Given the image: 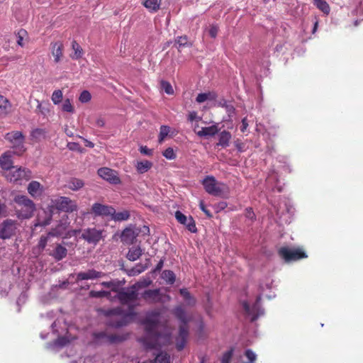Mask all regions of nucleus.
I'll return each mask as SVG.
<instances>
[{"instance_id":"53","label":"nucleus","mask_w":363,"mask_h":363,"mask_svg":"<svg viewBox=\"0 0 363 363\" xmlns=\"http://www.w3.org/2000/svg\"><path fill=\"white\" fill-rule=\"evenodd\" d=\"M234 144L239 152H242L245 151V145L240 140L237 139L236 140H235Z\"/></svg>"},{"instance_id":"19","label":"nucleus","mask_w":363,"mask_h":363,"mask_svg":"<svg viewBox=\"0 0 363 363\" xmlns=\"http://www.w3.org/2000/svg\"><path fill=\"white\" fill-rule=\"evenodd\" d=\"M51 52L54 57L55 63H58L63 56L64 45L61 41H57L51 43Z\"/></svg>"},{"instance_id":"60","label":"nucleus","mask_w":363,"mask_h":363,"mask_svg":"<svg viewBox=\"0 0 363 363\" xmlns=\"http://www.w3.org/2000/svg\"><path fill=\"white\" fill-rule=\"evenodd\" d=\"M206 100H208V99H207V95L206 93L199 94L196 99V101L198 103H203V102L206 101Z\"/></svg>"},{"instance_id":"23","label":"nucleus","mask_w":363,"mask_h":363,"mask_svg":"<svg viewBox=\"0 0 363 363\" xmlns=\"http://www.w3.org/2000/svg\"><path fill=\"white\" fill-rule=\"evenodd\" d=\"M11 154L12 152L11 151H8L4 152L1 156L0 157V166L1 167L6 171H9L12 167L13 161L11 159Z\"/></svg>"},{"instance_id":"20","label":"nucleus","mask_w":363,"mask_h":363,"mask_svg":"<svg viewBox=\"0 0 363 363\" xmlns=\"http://www.w3.org/2000/svg\"><path fill=\"white\" fill-rule=\"evenodd\" d=\"M28 192L33 198L40 197L43 193V186L37 181H32L28 186Z\"/></svg>"},{"instance_id":"62","label":"nucleus","mask_w":363,"mask_h":363,"mask_svg":"<svg viewBox=\"0 0 363 363\" xmlns=\"http://www.w3.org/2000/svg\"><path fill=\"white\" fill-rule=\"evenodd\" d=\"M247 127H248V122H247V118L245 117V118H242V126L240 128L241 132L245 133L246 131V130L247 129Z\"/></svg>"},{"instance_id":"56","label":"nucleus","mask_w":363,"mask_h":363,"mask_svg":"<svg viewBox=\"0 0 363 363\" xmlns=\"http://www.w3.org/2000/svg\"><path fill=\"white\" fill-rule=\"evenodd\" d=\"M140 152L141 154L148 156L152 155L153 153L152 150L148 148L147 146H141L140 147Z\"/></svg>"},{"instance_id":"11","label":"nucleus","mask_w":363,"mask_h":363,"mask_svg":"<svg viewBox=\"0 0 363 363\" xmlns=\"http://www.w3.org/2000/svg\"><path fill=\"white\" fill-rule=\"evenodd\" d=\"M6 177L10 182H17L23 179L29 180L32 177V174L30 170L27 168H16L13 167L8 172Z\"/></svg>"},{"instance_id":"32","label":"nucleus","mask_w":363,"mask_h":363,"mask_svg":"<svg viewBox=\"0 0 363 363\" xmlns=\"http://www.w3.org/2000/svg\"><path fill=\"white\" fill-rule=\"evenodd\" d=\"M111 218L115 221L127 220L130 218V213L128 211L115 213L111 214Z\"/></svg>"},{"instance_id":"18","label":"nucleus","mask_w":363,"mask_h":363,"mask_svg":"<svg viewBox=\"0 0 363 363\" xmlns=\"http://www.w3.org/2000/svg\"><path fill=\"white\" fill-rule=\"evenodd\" d=\"M106 274L104 272H98L94 269H89L86 272H81L77 274V281L88 279H96L104 277Z\"/></svg>"},{"instance_id":"43","label":"nucleus","mask_w":363,"mask_h":363,"mask_svg":"<svg viewBox=\"0 0 363 363\" xmlns=\"http://www.w3.org/2000/svg\"><path fill=\"white\" fill-rule=\"evenodd\" d=\"M179 293L186 301H189V304L194 303V300L192 298L190 293L186 289H181Z\"/></svg>"},{"instance_id":"14","label":"nucleus","mask_w":363,"mask_h":363,"mask_svg":"<svg viewBox=\"0 0 363 363\" xmlns=\"http://www.w3.org/2000/svg\"><path fill=\"white\" fill-rule=\"evenodd\" d=\"M94 339L102 344H113L121 342L125 340V337L123 335H116V334H108L105 331L95 332L93 333Z\"/></svg>"},{"instance_id":"48","label":"nucleus","mask_w":363,"mask_h":363,"mask_svg":"<svg viewBox=\"0 0 363 363\" xmlns=\"http://www.w3.org/2000/svg\"><path fill=\"white\" fill-rule=\"evenodd\" d=\"M162 155L168 160H174L176 158V154L174 153V151L172 147L167 148L162 152Z\"/></svg>"},{"instance_id":"61","label":"nucleus","mask_w":363,"mask_h":363,"mask_svg":"<svg viewBox=\"0 0 363 363\" xmlns=\"http://www.w3.org/2000/svg\"><path fill=\"white\" fill-rule=\"evenodd\" d=\"M228 206V204L225 201H221L217 203L215 206L216 211L218 212L220 211L224 210Z\"/></svg>"},{"instance_id":"12","label":"nucleus","mask_w":363,"mask_h":363,"mask_svg":"<svg viewBox=\"0 0 363 363\" xmlns=\"http://www.w3.org/2000/svg\"><path fill=\"white\" fill-rule=\"evenodd\" d=\"M103 230L96 228H87L82 231L81 238L89 244L97 245L103 238Z\"/></svg>"},{"instance_id":"37","label":"nucleus","mask_w":363,"mask_h":363,"mask_svg":"<svg viewBox=\"0 0 363 363\" xmlns=\"http://www.w3.org/2000/svg\"><path fill=\"white\" fill-rule=\"evenodd\" d=\"M234 353V348L230 347V350L225 352L220 359L221 363H230Z\"/></svg>"},{"instance_id":"25","label":"nucleus","mask_w":363,"mask_h":363,"mask_svg":"<svg viewBox=\"0 0 363 363\" xmlns=\"http://www.w3.org/2000/svg\"><path fill=\"white\" fill-rule=\"evenodd\" d=\"M152 167V163L148 160L138 161L135 164V168L139 174L147 172Z\"/></svg>"},{"instance_id":"6","label":"nucleus","mask_w":363,"mask_h":363,"mask_svg":"<svg viewBox=\"0 0 363 363\" xmlns=\"http://www.w3.org/2000/svg\"><path fill=\"white\" fill-rule=\"evenodd\" d=\"M4 138L10 143L11 152L13 155L22 156L27 150L25 145V135L22 132L16 130L7 133Z\"/></svg>"},{"instance_id":"63","label":"nucleus","mask_w":363,"mask_h":363,"mask_svg":"<svg viewBox=\"0 0 363 363\" xmlns=\"http://www.w3.org/2000/svg\"><path fill=\"white\" fill-rule=\"evenodd\" d=\"M96 125L99 128L104 127L105 120L103 118H99L96 121Z\"/></svg>"},{"instance_id":"2","label":"nucleus","mask_w":363,"mask_h":363,"mask_svg":"<svg viewBox=\"0 0 363 363\" xmlns=\"http://www.w3.org/2000/svg\"><path fill=\"white\" fill-rule=\"evenodd\" d=\"M174 314L176 318L181 322L179 328V334L176 337V347L178 351H182L189 337V318L185 312V310L182 306H177L174 310Z\"/></svg>"},{"instance_id":"46","label":"nucleus","mask_w":363,"mask_h":363,"mask_svg":"<svg viewBox=\"0 0 363 363\" xmlns=\"http://www.w3.org/2000/svg\"><path fill=\"white\" fill-rule=\"evenodd\" d=\"M101 285L106 287L111 288L113 291L117 292L118 290L119 284L115 281H103Z\"/></svg>"},{"instance_id":"64","label":"nucleus","mask_w":363,"mask_h":363,"mask_svg":"<svg viewBox=\"0 0 363 363\" xmlns=\"http://www.w3.org/2000/svg\"><path fill=\"white\" fill-rule=\"evenodd\" d=\"M207 95L208 100H216L217 98V94L215 92H207L206 93Z\"/></svg>"},{"instance_id":"36","label":"nucleus","mask_w":363,"mask_h":363,"mask_svg":"<svg viewBox=\"0 0 363 363\" xmlns=\"http://www.w3.org/2000/svg\"><path fill=\"white\" fill-rule=\"evenodd\" d=\"M46 131L42 128H36L31 132V137L35 141L40 140L41 138L45 137Z\"/></svg>"},{"instance_id":"4","label":"nucleus","mask_w":363,"mask_h":363,"mask_svg":"<svg viewBox=\"0 0 363 363\" xmlns=\"http://www.w3.org/2000/svg\"><path fill=\"white\" fill-rule=\"evenodd\" d=\"M13 201L17 204L15 212L19 219L25 220L33 217L35 211V204L32 200L26 196L17 195Z\"/></svg>"},{"instance_id":"16","label":"nucleus","mask_w":363,"mask_h":363,"mask_svg":"<svg viewBox=\"0 0 363 363\" xmlns=\"http://www.w3.org/2000/svg\"><path fill=\"white\" fill-rule=\"evenodd\" d=\"M175 218L179 223L184 225L190 232L196 233L197 228L195 220L191 216L187 217L180 211H177L175 212Z\"/></svg>"},{"instance_id":"58","label":"nucleus","mask_w":363,"mask_h":363,"mask_svg":"<svg viewBox=\"0 0 363 363\" xmlns=\"http://www.w3.org/2000/svg\"><path fill=\"white\" fill-rule=\"evenodd\" d=\"M242 308L245 313L248 315H252L253 313L251 310L250 306L247 301H245L242 303Z\"/></svg>"},{"instance_id":"51","label":"nucleus","mask_w":363,"mask_h":363,"mask_svg":"<svg viewBox=\"0 0 363 363\" xmlns=\"http://www.w3.org/2000/svg\"><path fill=\"white\" fill-rule=\"evenodd\" d=\"M187 118L190 122H193L194 121H199L201 119V118L198 116L196 111L189 112Z\"/></svg>"},{"instance_id":"30","label":"nucleus","mask_w":363,"mask_h":363,"mask_svg":"<svg viewBox=\"0 0 363 363\" xmlns=\"http://www.w3.org/2000/svg\"><path fill=\"white\" fill-rule=\"evenodd\" d=\"M161 0H146L143 5L151 11H157L160 9Z\"/></svg>"},{"instance_id":"59","label":"nucleus","mask_w":363,"mask_h":363,"mask_svg":"<svg viewBox=\"0 0 363 363\" xmlns=\"http://www.w3.org/2000/svg\"><path fill=\"white\" fill-rule=\"evenodd\" d=\"M199 207L202 210V211L207 216L208 218H212L213 216H212L211 213L210 212L209 210H208L206 208L203 201L200 202Z\"/></svg>"},{"instance_id":"38","label":"nucleus","mask_w":363,"mask_h":363,"mask_svg":"<svg viewBox=\"0 0 363 363\" xmlns=\"http://www.w3.org/2000/svg\"><path fill=\"white\" fill-rule=\"evenodd\" d=\"M63 98L62 91L60 89L55 90L52 94L51 100L54 104H59Z\"/></svg>"},{"instance_id":"22","label":"nucleus","mask_w":363,"mask_h":363,"mask_svg":"<svg viewBox=\"0 0 363 363\" xmlns=\"http://www.w3.org/2000/svg\"><path fill=\"white\" fill-rule=\"evenodd\" d=\"M12 110L11 101L4 96L0 94V117L9 114Z\"/></svg>"},{"instance_id":"45","label":"nucleus","mask_w":363,"mask_h":363,"mask_svg":"<svg viewBox=\"0 0 363 363\" xmlns=\"http://www.w3.org/2000/svg\"><path fill=\"white\" fill-rule=\"evenodd\" d=\"M91 99V95L89 91L84 90L83 91L79 97V101L82 103H87Z\"/></svg>"},{"instance_id":"7","label":"nucleus","mask_w":363,"mask_h":363,"mask_svg":"<svg viewBox=\"0 0 363 363\" xmlns=\"http://www.w3.org/2000/svg\"><path fill=\"white\" fill-rule=\"evenodd\" d=\"M51 213L56 209L65 213H73L77 211V202L67 196H60L51 200V204L48 206Z\"/></svg>"},{"instance_id":"40","label":"nucleus","mask_w":363,"mask_h":363,"mask_svg":"<svg viewBox=\"0 0 363 363\" xmlns=\"http://www.w3.org/2000/svg\"><path fill=\"white\" fill-rule=\"evenodd\" d=\"M155 363H170V357L167 353H160L155 357Z\"/></svg>"},{"instance_id":"3","label":"nucleus","mask_w":363,"mask_h":363,"mask_svg":"<svg viewBox=\"0 0 363 363\" xmlns=\"http://www.w3.org/2000/svg\"><path fill=\"white\" fill-rule=\"evenodd\" d=\"M133 307H130V311L125 313L121 307L106 310L104 313L106 317H111L107 325L111 328H120L126 325L135 313L133 311Z\"/></svg>"},{"instance_id":"35","label":"nucleus","mask_w":363,"mask_h":363,"mask_svg":"<svg viewBox=\"0 0 363 363\" xmlns=\"http://www.w3.org/2000/svg\"><path fill=\"white\" fill-rule=\"evenodd\" d=\"M219 104L223 108H225V109L228 115L229 119L230 120L235 111V108L233 106V105L228 103V101H223V102H220Z\"/></svg>"},{"instance_id":"42","label":"nucleus","mask_w":363,"mask_h":363,"mask_svg":"<svg viewBox=\"0 0 363 363\" xmlns=\"http://www.w3.org/2000/svg\"><path fill=\"white\" fill-rule=\"evenodd\" d=\"M49 240H50V238H49V236H48V235H41L40 238V240L38 241V249L40 250L43 251L45 248Z\"/></svg>"},{"instance_id":"54","label":"nucleus","mask_w":363,"mask_h":363,"mask_svg":"<svg viewBox=\"0 0 363 363\" xmlns=\"http://www.w3.org/2000/svg\"><path fill=\"white\" fill-rule=\"evenodd\" d=\"M218 32V28L217 26L211 25L210 26V28L208 30V34L211 38H215L217 36Z\"/></svg>"},{"instance_id":"41","label":"nucleus","mask_w":363,"mask_h":363,"mask_svg":"<svg viewBox=\"0 0 363 363\" xmlns=\"http://www.w3.org/2000/svg\"><path fill=\"white\" fill-rule=\"evenodd\" d=\"M62 110L67 113H74V108L69 99H66L62 106Z\"/></svg>"},{"instance_id":"34","label":"nucleus","mask_w":363,"mask_h":363,"mask_svg":"<svg viewBox=\"0 0 363 363\" xmlns=\"http://www.w3.org/2000/svg\"><path fill=\"white\" fill-rule=\"evenodd\" d=\"M162 278L169 284H173L175 281V274L171 270L163 271Z\"/></svg>"},{"instance_id":"57","label":"nucleus","mask_w":363,"mask_h":363,"mask_svg":"<svg viewBox=\"0 0 363 363\" xmlns=\"http://www.w3.org/2000/svg\"><path fill=\"white\" fill-rule=\"evenodd\" d=\"M61 232L58 230L57 228H52L47 235L50 238L51 237H59L61 235Z\"/></svg>"},{"instance_id":"52","label":"nucleus","mask_w":363,"mask_h":363,"mask_svg":"<svg viewBox=\"0 0 363 363\" xmlns=\"http://www.w3.org/2000/svg\"><path fill=\"white\" fill-rule=\"evenodd\" d=\"M67 147L70 150L82 152L81 147L77 143H68Z\"/></svg>"},{"instance_id":"55","label":"nucleus","mask_w":363,"mask_h":363,"mask_svg":"<svg viewBox=\"0 0 363 363\" xmlns=\"http://www.w3.org/2000/svg\"><path fill=\"white\" fill-rule=\"evenodd\" d=\"M69 342V340L65 337H60L55 340V345L63 347Z\"/></svg>"},{"instance_id":"26","label":"nucleus","mask_w":363,"mask_h":363,"mask_svg":"<svg viewBox=\"0 0 363 363\" xmlns=\"http://www.w3.org/2000/svg\"><path fill=\"white\" fill-rule=\"evenodd\" d=\"M231 139V134L227 130H223L219 134V141L217 145L223 147H226L229 145V142Z\"/></svg>"},{"instance_id":"33","label":"nucleus","mask_w":363,"mask_h":363,"mask_svg":"<svg viewBox=\"0 0 363 363\" xmlns=\"http://www.w3.org/2000/svg\"><path fill=\"white\" fill-rule=\"evenodd\" d=\"M72 47L74 51V53L73 55H71V57L72 59H75V60H77V59H79L80 57H82V56L83 55V50L81 48V46L77 43L76 40L72 41Z\"/></svg>"},{"instance_id":"5","label":"nucleus","mask_w":363,"mask_h":363,"mask_svg":"<svg viewBox=\"0 0 363 363\" xmlns=\"http://www.w3.org/2000/svg\"><path fill=\"white\" fill-rule=\"evenodd\" d=\"M205 191L214 196L225 198L229 194V188L224 183L218 182L214 177L207 176L202 181Z\"/></svg>"},{"instance_id":"28","label":"nucleus","mask_w":363,"mask_h":363,"mask_svg":"<svg viewBox=\"0 0 363 363\" xmlns=\"http://www.w3.org/2000/svg\"><path fill=\"white\" fill-rule=\"evenodd\" d=\"M84 185L82 179L72 178L68 182V187L72 191H77L82 189Z\"/></svg>"},{"instance_id":"9","label":"nucleus","mask_w":363,"mask_h":363,"mask_svg":"<svg viewBox=\"0 0 363 363\" xmlns=\"http://www.w3.org/2000/svg\"><path fill=\"white\" fill-rule=\"evenodd\" d=\"M278 254L286 262L297 261L308 257L306 252L301 247L290 248L282 247L278 250Z\"/></svg>"},{"instance_id":"15","label":"nucleus","mask_w":363,"mask_h":363,"mask_svg":"<svg viewBox=\"0 0 363 363\" xmlns=\"http://www.w3.org/2000/svg\"><path fill=\"white\" fill-rule=\"evenodd\" d=\"M91 213L95 216H111L115 213V208L111 206L95 203L91 206Z\"/></svg>"},{"instance_id":"49","label":"nucleus","mask_w":363,"mask_h":363,"mask_svg":"<svg viewBox=\"0 0 363 363\" xmlns=\"http://www.w3.org/2000/svg\"><path fill=\"white\" fill-rule=\"evenodd\" d=\"M176 43L179 45V48L188 46V38L186 35L179 36L176 39Z\"/></svg>"},{"instance_id":"1","label":"nucleus","mask_w":363,"mask_h":363,"mask_svg":"<svg viewBox=\"0 0 363 363\" xmlns=\"http://www.w3.org/2000/svg\"><path fill=\"white\" fill-rule=\"evenodd\" d=\"M158 317V312H152L143 321L146 336L141 339V342L147 349L155 348L159 345L158 340L160 333H159L160 321Z\"/></svg>"},{"instance_id":"27","label":"nucleus","mask_w":363,"mask_h":363,"mask_svg":"<svg viewBox=\"0 0 363 363\" xmlns=\"http://www.w3.org/2000/svg\"><path fill=\"white\" fill-rule=\"evenodd\" d=\"M142 255V250L140 247H133L129 249L127 258L130 261L137 260Z\"/></svg>"},{"instance_id":"17","label":"nucleus","mask_w":363,"mask_h":363,"mask_svg":"<svg viewBox=\"0 0 363 363\" xmlns=\"http://www.w3.org/2000/svg\"><path fill=\"white\" fill-rule=\"evenodd\" d=\"M98 174L100 177L111 184H117L121 182V179L117 176L116 172L110 168L101 167L99 169Z\"/></svg>"},{"instance_id":"50","label":"nucleus","mask_w":363,"mask_h":363,"mask_svg":"<svg viewBox=\"0 0 363 363\" xmlns=\"http://www.w3.org/2000/svg\"><path fill=\"white\" fill-rule=\"evenodd\" d=\"M51 220H52V215H50V216L48 218H46L45 220H44L43 221H40L39 220H38L37 222L35 223V227H38V226L44 227V226L48 225L50 223Z\"/></svg>"},{"instance_id":"21","label":"nucleus","mask_w":363,"mask_h":363,"mask_svg":"<svg viewBox=\"0 0 363 363\" xmlns=\"http://www.w3.org/2000/svg\"><path fill=\"white\" fill-rule=\"evenodd\" d=\"M67 255V248L61 244H57L55 249L49 253L56 261H60L66 257Z\"/></svg>"},{"instance_id":"29","label":"nucleus","mask_w":363,"mask_h":363,"mask_svg":"<svg viewBox=\"0 0 363 363\" xmlns=\"http://www.w3.org/2000/svg\"><path fill=\"white\" fill-rule=\"evenodd\" d=\"M16 36L17 38V44L21 47H23L24 40H27L28 39V32L25 29L21 28L19 30H18V32L16 33Z\"/></svg>"},{"instance_id":"24","label":"nucleus","mask_w":363,"mask_h":363,"mask_svg":"<svg viewBox=\"0 0 363 363\" xmlns=\"http://www.w3.org/2000/svg\"><path fill=\"white\" fill-rule=\"evenodd\" d=\"M219 131L218 125H213L208 127H203L201 130L198 131L196 134L199 137H207V136H214Z\"/></svg>"},{"instance_id":"8","label":"nucleus","mask_w":363,"mask_h":363,"mask_svg":"<svg viewBox=\"0 0 363 363\" xmlns=\"http://www.w3.org/2000/svg\"><path fill=\"white\" fill-rule=\"evenodd\" d=\"M148 284H143V286H146ZM142 285L140 283H137L130 288L118 290L116 298L122 305H126L131 302H134L138 299V294L137 290Z\"/></svg>"},{"instance_id":"39","label":"nucleus","mask_w":363,"mask_h":363,"mask_svg":"<svg viewBox=\"0 0 363 363\" xmlns=\"http://www.w3.org/2000/svg\"><path fill=\"white\" fill-rule=\"evenodd\" d=\"M169 133V127L167 125H162L160 128V134L158 140L159 143H161L163 142L164 138L168 135Z\"/></svg>"},{"instance_id":"47","label":"nucleus","mask_w":363,"mask_h":363,"mask_svg":"<svg viewBox=\"0 0 363 363\" xmlns=\"http://www.w3.org/2000/svg\"><path fill=\"white\" fill-rule=\"evenodd\" d=\"M109 294L110 293L106 291H91L89 293L90 296L94 298L107 297Z\"/></svg>"},{"instance_id":"31","label":"nucleus","mask_w":363,"mask_h":363,"mask_svg":"<svg viewBox=\"0 0 363 363\" xmlns=\"http://www.w3.org/2000/svg\"><path fill=\"white\" fill-rule=\"evenodd\" d=\"M313 2L316 7L323 13L328 15L330 13V9L325 0H315Z\"/></svg>"},{"instance_id":"13","label":"nucleus","mask_w":363,"mask_h":363,"mask_svg":"<svg viewBox=\"0 0 363 363\" xmlns=\"http://www.w3.org/2000/svg\"><path fill=\"white\" fill-rule=\"evenodd\" d=\"M17 221L8 218L0 224V238L2 240L10 239L16 234Z\"/></svg>"},{"instance_id":"10","label":"nucleus","mask_w":363,"mask_h":363,"mask_svg":"<svg viewBox=\"0 0 363 363\" xmlns=\"http://www.w3.org/2000/svg\"><path fill=\"white\" fill-rule=\"evenodd\" d=\"M142 298L149 304L163 303L170 300V296L167 294H162L160 289L145 290L142 294Z\"/></svg>"},{"instance_id":"44","label":"nucleus","mask_w":363,"mask_h":363,"mask_svg":"<svg viewBox=\"0 0 363 363\" xmlns=\"http://www.w3.org/2000/svg\"><path fill=\"white\" fill-rule=\"evenodd\" d=\"M161 87L162 89L167 94H173L174 90L169 82L162 81L161 82Z\"/></svg>"}]
</instances>
